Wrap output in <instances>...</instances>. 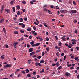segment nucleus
Listing matches in <instances>:
<instances>
[{
	"label": "nucleus",
	"mask_w": 79,
	"mask_h": 79,
	"mask_svg": "<svg viewBox=\"0 0 79 79\" xmlns=\"http://www.w3.org/2000/svg\"><path fill=\"white\" fill-rule=\"evenodd\" d=\"M12 66L11 64H7L6 65H4V68H11Z\"/></svg>",
	"instance_id": "f257e3e1"
},
{
	"label": "nucleus",
	"mask_w": 79,
	"mask_h": 79,
	"mask_svg": "<svg viewBox=\"0 0 79 79\" xmlns=\"http://www.w3.org/2000/svg\"><path fill=\"white\" fill-rule=\"evenodd\" d=\"M69 12L70 13L76 14L77 13V11L76 10H72L70 11Z\"/></svg>",
	"instance_id": "f03ea898"
},
{
	"label": "nucleus",
	"mask_w": 79,
	"mask_h": 79,
	"mask_svg": "<svg viewBox=\"0 0 79 79\" xmlns=\"http://www.w3.org/2000/svg\"><path fill=\"white\" fill-rule=\"evenodd\" d=\"M60 12L61 13H64V14H66V13H68V10H60Z\"/></svg>",
	"instance_id": "7ed1b4c3"
},
{
	"label": "nucleus",
	"mask_w": 79,
	"mask_h": 79,
	"mask_svg": "<svg viewBox=\"0 0 79 79\" xmlns=\"http://www.w3.org/2000/svg\"><path fill=\"white\" fill-rule=\"evenodd\" d=\"M40 45V43H37L36 44H32V47H36L38 46L39 45Z\"/></svg>",
	"instance_id": "20e7f679"
},
{
	"label": "nucleus",
	"mask_w": 79,
	"mask_h": 79,
	"mask_svg": "<svg viewBox=\"0 0 79 79\" xmlns=\"http://www.w3.org/2000/svg\"><path fill=\"white\" fill-rule=\"evenodd\" d=\"M4 5H2L1 6V9L0 10V13H2L3 12V11L4 10Z\"/></svg>",
	"instance_id": "39448f33"
},
{
	"label": "nucleus",
	"mask_w": 79,
	"mask_h": 79,
	"mask_svg": "<svg viewBox=\"0 0 79 79\" xmlns=\"http://www.w3.org/2000/svg\"><path fill=\"white\" fill-rule=\"evenodd\" d=\"M5 12H7L8 13H9L11 12L10 10L8 9H5Z\"/></svg>",
	"instance_id": "423d86ee"
},
{
	"label": "nucleus",
	"mask_w": 79,
	"mask_h": 79,
	"mask_svg": "<svg viewBox=\"0 0 79 79\" xmlns=\"http://www.w3.org/2000/svg\"><path fill=\"white\" fill-rule=\"evenodd\" d=\"M35 65L36 66H40V67L42 66V65H41V64L40 63H38L37 62L35 63Z\"/></svg>",
	"instance_id": "0eeeda50"
},
{
	"label": "nucleus",
	"mask_w": 79,
	"mask_h": 79,
	"mask_svg": "<svg viewBox=\"0 0 79 79\" xmlns=\"http://www.w3.org/2000/svg\"><path fill=\"white\" fill-rule=\"evenodd\" d=\"M65 75H66V76L67 77L69 76H71V74H70V73H68V72H66L65 74Z\"/></svg>",
	"instance_id": "6e6552de"
},
{
	"label": "nucleus",
	"mask_w": 79,
	"mask_h": 79,
	"mask_svg": "<svg viewBox=\"0 0 79 79\" xmlns=\"http://www.w3.org/2000/svg\"><path fill=\"white\" fill-rule=\"evenodd\" d=\"M33 48H31L29 49L28 51V52H29V53H31V52H33Z\"/></svg>",
	"instance_id": "1a4fd4ad"
},
{
	"label": "nucleus",
	"mask_w": 79,
	"mask_h": 79,
	"mask_svg": "<svg viewBox=\"0 0 79 79\" xmlns=\"http://www.w3.org/2000/svg\"><path fill=\"white\" fill-rule=\"evenodd\" d=\"M13 46H14V48L15 50H16V45H15V44H13Z\"/></svg>",
	"instance_id": "9d476101"
},
{
	"label": "nucleus",
	"mask_w": 79,
	"mask_h": 79,
	"mask_svg": "<svg viewBox=\"0 0 79 79\" xmlns=\"http://www.w3.org/2000/svg\"><path fill=\"white\" fill-rule=\"evenodd\" d=\"M72 42V44H73V45H75V44H76V42L75 41H73V40H71Z\"/></svg>",
	"instance_id": "9b49d317"
},
{
	"label": "nucleus",
	"mask_w": 79,
	"mask_h": 79,
	"mask_svg": "<svg viewBox=\"0 0 79 79\" xmlns=\"http://www.w3.org/2000/svg\"><path fill=\"white\" fill-rule=\"evenodd\" d=\"M17 8L18 10H19L20 9V6L19 5H18L17 6Z\"/></svg>",
	"instance_id": "f8f14e48"
},
{
	"label": "nucleus",
	"mask_w": 79,
	"mask_h": 79,
	"mask_svg": "<svg viewBox=\"0 0 79 79\" xmlns=\"http://www.w3.org/2000/svg\"><path fill=\"white\" fill-rule=\"evenodd\" d=\"M65 36H63V37H62V38L63 39V40L64 41H65V40H66V38H65Z\"/></svg>",
	"instance_id": "ddd939ff"
},
{
	"label": "nucleus",
	"mask_w": 79,
	"mask_h": 79,
	"mask_svg": "<svg viewBox=\"0 0 79 79\" xmlns=\"http://www.w3.org/2000/svg\"><path fill=\"white\" fill-rule=\"evenodd\" d=\"M35 54V52H32L30 54V56H32V55H34Z\"/></svg>",
	"instance_id": "4468645a"
},
{
	"label": "nucleus",
	"mask_w": 79,
	"mask_h": 79,
	"mask_svg": "<svg viewBox=\"0 0 79 79\" xmlns=\"http://www.w3.org/2000/svg\"><path fill=\"white\" fill-rule=\"evenodd\" d=\"M20 32L22 34H23V33L24 32V30H20Z\"/></svg>",
	"instance_id": "2eb2a0df"
},
{
	"label": "nucleus",
	"mask_w": 79,
	"mask_h": 79,
	"mask_svg": "<svg viewBox=\"0 0 79 79\" xmlns=\"http://www.w3.org/2000/svg\"><path fill=\"white\" fill-rule=\"evenodd\" d=\"M14 33L15 34H18L19 33L17 31H15L14 32Z\"/></svg>",
	"instance_id": "dca6fc26"
},
{
	"label": "nucleus",
	"mask_w": 79,
	"mask_h": 79,
	"mask_svg": "<svg viewBox=\"0 0 79 79\" xmlns=\"http://www.w3.org/2000/svg\"><path fill=\"white\" fill-rule=\"evenodd\" d=\"M61 69H62V66H60L58 68V69L59 70H60Z\"/></svg>",
	"instance_id": "f3484780"
},
{
	"label": "nucleus",
	"mask_w": 79,
	"mask_h": 79,
	"mask_svg": "<svg viewBox=\"0 0 79 79\" xmlns=\"http://www.w3.org/2000/svg\"><path fill=\"white\" fill-rule=\"evenodd\" d=\"M48 11L49 14H50V15H52V12H51L50 10H48Z\"/></svg>",
	"instance_id": "a211bd4d"
},
{
	"label": "nucleus",
	"mask_w": 79,
	"mask_h": 79,
	"mask_svg": "<svg viewBox=\"0 0 79 79\" xmlns=\"http://www.w3.org/2000/svg\"><path fill=\"white\" fill-rule=\"evenodd\" d=\"M12 9H13V12H15V11H16V9L15 8V7H13L12 8Z\"/></svg>",
	"instance_id": "6ab92c4d"
},
{
	"label": "nucleus",
	"mask_w": 79,
	"mask_h": 79,
	"mask_svg": "<svg viewBox=\"0 0 79 79\" xmlns=\"http://www.w3.org/2000/svg\"><path fill=\"white\" fill-rule=\"evenodd\" d=\"M22 11H23V12L24 13V12H26V10L24 9H22Z\"/></svg>",
	"instance_id": "aec40b11"
},
{
	"label": "nucleus",
	"mask_w": 79,
	"mask_h": 79,
	"mask_svg": "<svg viewBox=\"0 0 79 79\" xmlns=\"http://www.w3.org/2000/svg\"><path fill=\"white\" fill-rule=\"evenodd\" d=\"M49 50H50V48L49 47H48L46 48V50H47V52H48Z\"/></svg>",
	"instance_id": "412c9836"
},
{
	"label": "nucleus",
	"mask_w": 79,
	"mask_h": 79,
	"mask_svg": "<svg viewBox=\"0 0 79 79\" xmlns=\"http://www.w3.org/2000/svg\"><path fill=\"white\" fill-rule=\"evenodd\" d=\"M34 44V42L33 41L30 42V44H31V45H33Z\"/></svg>",
	"instance_id": "4be33fe9"
},
{
	"label": "nucleus",
	"mask_w": 79,
	"mask_h": 79,
	"mask_svg": "<svg viewBox=\"0 0 79 79\" xmlns=\"http://www.w3.org/2000/svg\"><path fill=\"white\" fill-rule=\"evenodd\" d=\"M25 71L27 73H29V70L28 69H27L25 70Z\"/></svg>",
	"instance_id": "5701e85b"
},
{
	"label": "nucleus",
	"mask_w": 79,
	"mask_h": 79,
	"mask_svg": "<svg viewBox=\"0 0 79 79\" xmlns=\"http://www.w3.org/2000/svg\"><path fill=\"white\" fill-rule=\"evenodd\" d=\"M19 20V22H23V18H21Z\"/></svg>",
	"instance_id": "b1692460"
},
{
	"label": "nucleus",
	"mask_w": 79,
	"mask_h": 79,
	"mask_svg": "<svg viewBox=\"0 0 79 79\" xmlns=\"http://www.w3.org/2000/svg\"><path fill=\"white\" fill-rule=\"evenodd\" d=\"M43 11H48V10H47V9L45 8H44V10Z\"/></svg>",
	"instance_id": "393cba45"
},
{
	"label": "nucleus",
	"mask_w": 79,
	"mask_h": 79,
	"mask_svg": "<svg viewBox=\"0 0 79 79\" xmlns=\"http://www.w3.org/2000/svg\"><path fill=\"white\" fill-rule=\"evenodd\" d=\"M61 45H62V43H61V42H60L59 43V46L60 47H61Z\"/></svg>",
	"instance_id": "a878e982"
},
{
	"label": "nucleus",
	"mask_w": 79,
	"mask_h": 79,
	"mask_svg": "<svg viewBox=\"0 0 79 79\" xmlns=\"http://www.w3.org/2000/svg\"><path fill=\"white\" fill-rule=\"evenodd\" d=\"M45 39L47 40V41H48L49 40V38L48 37H46Z\"/></svg>",
	"instance_id": "bb28decb"
},
{
	"label": "nucleus",
	"mask_w": 79,
	"mask_h": 79,
	"mask_svg": "<svg viewBox=\"0 0 79 79\" xmlns=\"http://www.w3.org/2000/svg\"><path fill=\"white\" fill-rule=\"evenodd\" d=\"M33 28L34 31H35V30H36V27H35V26H34Z\"/></svg>",
	"instance_id": "cd10ccee"
},
{
	"label": "nucleus",
	"mask_w": 79,
	"mask_h": 79,
	"mask_svg": "<svg viewBox=\"0 0 79 79\" xmlns=\"http://www.w3.org/2000/svg\"><path fill=\"white\" fill-rule=\"evenodd\" d=\"M74 32L75 34H77L78 31L77 30H76L74 31Z\"/></svg>",
	"instance_id": "c85d7f7f"
},
{
	"label": "nucleus",
	"mask_w": 79,
	"mask_h": 79,
	"mask_svg": "<svg viewBox=\"0 0 79 79\" xmlns=\"http://www.w3.org/2000/svg\"><path fill=\"white\" fill-rule=\"evenodd\" d=\"M21 73H23V74H24L26 73V72H25V71H24V70H22L21 71Z\"/></svg>",
	"instance_id": "c756f323"
},
{
	"label": "nucleus",
	"mask_w": 79,
	"mask_h": 79,
	"mask_svg": "<svg viewBox=\"0 0 79 79\" xmlns=\"http://www.w3.org/2000/svg\"><path fill=\"white\" fill-rule=\"evenodd\" d=\"M55 39L56 40H58V38L57 36H55Z\"/></svg>",
	"instance_id": "7c9ffc66"
},
{
	"label": "nucleus",
	"mask_w": 79,
	"mask_h": 79,
	"mask_svg": "<svg viewBox=\"0 0 79 79\" xmlns=\"http://www.w3.org/2000/svg\"><path fill=\"white\" fill-rule=\"evenodd\" d=\"M24 36L25 37H29V35H24Z\"/></svg>",
	"instance_id": "2f4dec72"
},
{
	"label": "nucleus",
	"mask_w": 79,
	"mask_h": 79,
	"mask_svg": "<svg viewBox=\"0 0 79 79\" xmlns=\"http://www.w3.org/2000/svg\"><path fill=\"white\" fill-rule=\"evenodd\" d=\"M19 26H23V23H20L19 24Z\"/></svg>",
	"instance_id": "473e14b6"
},
{
	"label": "nucleus",
	"mask_w": 79,
	"mask_h": 79,
	"mask_svg": "<svg viewBox=\"0 0 79 79\" xmlns=\"http://www.w3.org/2000/svg\"><path fill=\"white\" fill-rule=\"evenodd\" d=\"M26 2L24 1H22V3H23V4H26Z\"/></svg>",
	"instance_id": "72a5a7b5"
},
{
	"label": "nucleus",
	"mask_w": 79,
	"mask_h": 79,
	"mask_svg": "<svg viewBox=\"0 0 79 79\" xmlns=\"http://www.w3.org/2000/svg\"><path fill=\"white\" fill-rule=\"evenodd\" d=\"M56 66L57 67H58L60 66V64L58 63L57 62L56 63Z\"/></svg>",
	"instance_id": "f704fd0d"
},
{
	"label": "nucleus",
	"mask_w": 79,
	"mask_h": 79,
	"mask_svg": "<svg viewBox=\"0 0 79 79\" xmlns=\"http://www.w3.org/2000/svg\"><path fill=\"white\" fill-rule=\"evenodd\" d=\"M3 30L5 34H6V30H5V28H3Z\"/></svg>",
	"instance_id": "c9c22d12"
},
{
	"label": "nucleus",
	"mask_w": 79,
	"mask_h": 79,
	"mask_svg": "<svg viewBox=\"0 0 79 79\" xmlns=\"http://www.w3.org/2000/svg\"><path fill=\"white\" fill-rule=\"evenodd\" d=\"M17 14L18 15H20V12H19V11H18Z\"/></svg>",
	"instance_id": "e433bc0d"
},
{
	"label": "nucleus",
	"mask_w": 79,
	"mask_h": 79,
	"mask_svg": "<svg viewBox=\"0 0 79 79\" xmlns=\"http://www.w3.org/2000/svg\"><path fill=\"white\" fill-rule=\"evenodd\" d=\"M27 31H31V29L30 28H28L27 29Z\"/></svg>",
	"instance_id": "4c0bfd02"
},
{
	"label": "nucleus",
	"mask_w": 79,
	"mask_h": 79,
	"mask_svg": "<svg viewBox=\"0 0 79 79\" xmlns=\"http://www.w3.org/2000/svg\"><path fill=\"white\" fill-rule=\"evenodd\" d=\"M25 25L23 24V25L22 26V28H24V27H25Z\"/></svg>",
	"instance_id": "58836bf2"
},
{
	"label": "nucleus",
	"mask_w": 79,
	"mask_h": 79,
	"mask_svg": "<svg viewBox=\"0 0 79 79\" xmlns=\"http://www.w3.org/2000/svg\"><path fill=\"white\" fill-rule=\"evenodd\" d=\"M41 56H40L37 57V58H38V59H40L41 58Z\"/></svg>",
	"instance_id": "ea45409f"
},
{
	"label": "nucleus",
	"mask_w": 79,
	"mask_h": 79,
	"mask_svg": "<svg viewBox=\"0 0 79 79\" xmlns=\"http://www.w3.org/2000/svg\"><path fill=\"white\" fill-rule=\"evenodd\" d=\"M4 21V19H2L0 21V23H1Z\"/></svg>",
	"instance_id": "a19ab883"
},
{
	"label": "nucleus",
	"mask_w": 79,
	"mask_h": 79,
	"mask_svg": "<svg viewBox=\"0 0 79 79\" xmlns=\"http://www.w3.org/2000/svg\"><path fill=\"white\" fill-rule=\"evenodd\" d=\"M27 77H31V75H30V74H27Z\"/></svg>",
	"instance_id": "79ce46f5"
},
{
	"label": "nucleus",
	"mask_w": 79,
	"mask_h": 79,
	"mask_svg": "<svg viewBox=\"0 0 79 79\" xmlns=\"http://www.w3.org/2000/svg\"><path fill=\"white\" fill-rule=\"evenodd\" d=\"M33 75H35V74H36V71L34 72L33 73Z\"/></svg>",
	"instance_id": "37998d69"
},
{
	"label": "nucleus",
	"mask_w": 79,
	"mask_h": 79,
	"mask_svg": "<svg viewBox=\"0 0 79 79\" xmlns=\"http://www.w3.org/2000/svg\"><path fill=\"white\" fill-rule=\"evenodd\" d=\"M76 49H77V50H79V47H78V46L76 47Z\"/></svg>",
	"instance_id": "c03bdc74"
},
{
	"label": "nucleus",
	"mask_w": 79,
	"mask_h": 79,
	"mask_svg": "<svg viewBox=\"0 0 79 79\" xmlns=\"http://www.w3.org/2000/svg\"><path fill=\"white\" fill-rule=\"evenodd\" d=\"M73 4L75 5H76V2L73 1Z\"/></svg>",
	"instance_id": "a18cd8bd"
},
{
	"label": "nucleus",
	"mask_w": 79,
	"mask_h": 79,
	"mask_svg": "<svg viewBox=\"0 0 79 79\" xmlns=\"http://www.w3.org/2000/svg\"><path fill=\"white\" fill-rule=\"evenodd\" d=\"M6 46V48H8V45H7V44H6L5 45Z\"/></svg>",
	"instance_id": "49530a36"
},
{
	"label": "nucleus",
	"mask_w": 79,
	"mask_h": 79,
	"mask_svg": "<svg viewBox=\"0 0 79 79\" xmlns=\"http://www.w3.org/2000/svg\"><path fill=\"white\" fill-rule=\"evenodd\" d=\"M29 38L30 39H32V35H30L29 36Z\"/></svg>",
	"instance_id": "de8ad7c7"
},
{
	"label": "nucleus",
	"mask_w": 79,
	"mask_h": 79,
	"mask_svg": "<svg viewBox=\"0 0 79 79\" xmlns=\"http://www.w3.org/2000/svg\"><path fill=\"white\" fill-rule=\"evenodd\" d=\"M41 63H44V61L42 60L40 62Z\"/></svg>",
	"instance_id": "09e8293b"
},
{
	"label": "nucleus",
	"mask_w": 79,
	"mask_h": 79,
	"mask_svg": "<svg viewBox=\"0 0 79 79\" xmlns=\"http://www.w3.org/2000/svg\"><path fill=\"white\" fill-rule=\"evenodd\" d=\"M66 56H65L64 57V60H66Z\"/></svg>",
	"instance_id": "8fccbe9b"
},
{
	"label": "nucleus",
	"mask_w": 79,
	"mask_h": 79,
	"mask_svg": "<svg viewBox=\"0 0 79 79\" xmlns=\"http://www.w3.org/2000/svg\"><path fill=\"white\" fill-rule=\"evenodd\" d=\"M13 19L14 20V21H16V17H14L13 18Z\"/></svg>",
	"instance_id": "3c124183"
},
{
	"label": "nucleus",
	"mask_w": 79,
	"mask_h": 79,
	"mask_svg": "<svg viewBox=\"0 0 79 79\" xmlns=\"http://www.w3.org/2000/svg\"><path fill=\"white\" fill-rule=\"evenodd\" d=\"M30 3H31V4H34V2L32 1H30Z\"/></svg>",
	"instance_id": "603ef678"
},
{
	"label": "nucleus",
	"mask_w": 79,
	"mask_h": 79,
	"mask_svg": "<svg viewBox=\"0 0 79 79\" xmlns=\"http://www.w3.org/2000/svg\"><path fill=\"white\" fill-rule=\"evenodd\" d=\"M45 55V52H43L42 53V56H44Z\"/></svg>",
	"instance_id": "864d4df0"
},
{
	"label": "nucleus",
	"mask_w": 79,
	"mask_h": 79,
	"mask_svg": "<svg viewBox=\"0 0 79 79\" xmlns=\"http://www.w3.org/2000/svg\"><path fill=\"white\" fill-rule=\"evenodd\" d=\"M52 66H55L56 65V64H52Z\"/></svg>",
	"instance_id": "5fc2aeb1"
},
{
	"label": "nucleus",
	"mask_w": 79,
	"mask_h": 79,
	"mask_svg": "<svg viewBox=\"0 0 79 79\" xmlns=\"http://www.w3.org/2000/svg\"><path fill=\"white\" fill-rule=\"evenodd\" d=\"M75 73H76V74H78V73H77V70H75Z\"/></svg>",
	"instance_id": "6e6d98bb"
},
{
	"label": "nucleus",
	"mask_w": 79,
	"mask_h": 79,
	"mask_svg": "<svg viewBox=\"0 0 79 79\" xmlns=\"http://www.w3.org/2000/svg\"><path fill=\"white\" fill-rule=\"evenodd\" d=\"M60 16H61V17H63L64 16V15L63 14H61L59 15Z\"/></svg>",
	"instance_id": "4d7b16f0"
},
{
	"label": "nucleus",
	"mask_w": 79,
	"mask_h": 79,
	"mask_svg": "<svg viewBox=\"0 0 79 79\" xmlns=\"http://www.w3.org/2000/svg\"><path fill=\"white\" fill-rule=\"evenodd\" d=\"M70 69H74V68L73 67H70Z\"/></svg>",
	"instance_id": "13d9d810"
},
{
	"label": "nucleus",
	"mask_w": 79,
	"mask_h": 79,
	"mask_svg": "<svg viewBox=\"0 0 79 79\" xmlns=\"http://www.w3.org/2000/svg\"><path fill=\"white\" fill-rule=\"evenodd\" d=\"M21 75H22V74H19L17 77H19V76H21Z\"/></svg>",
	"instance_id": "bf43d9fd"
},
{
	"label": "nucleus",
	"mask_w": 79,
	"mask_h": 79,
	"mask_svg": "<svg viewBox=\"0 0 79 79\" xmlns=\"http://www.w3.org/2000/svg\"><path fill=\"white\" fill-rule=\"evenodd\" d=\"M74 59L75 60H77L78 59V57H75L74 58Z\"/></svg>",
	"instance_id": "052dcab7"
},
{
	"label": "nucleus",
	"mask_w": 79,
	"mask_h": 79,
	"mask_svg": "<svg viewBox=\"0 0 79 79\" xmlns=\"http://www.w3.org/2000/svg\"><path fill=\"white\" fill-rule=\"evenodd\" d=\"M14 44H15V45H18V42H16V43H15Z\"/></svg>",
	"instance_id": "680f3d73"
},
{
	"label": "nucleus",
	"mask_w": 79,
	"mask_h": 79,
	"mask_svg": "<svg viewBox=\"0 0 79 79\" xmlns=\"http://www.w3.org/2000/svg\"><path fill=\"white\" fill-rule=\"evenodd\" d=\"M27 47H28V48H29V47H30V45L29 44H27Z\"/></svg>",
	"instance_id": "e2e57ef3"
},
{
	"label": "nucleus",
	"mask_w": 79,
	"mask_h": 79,
	"mask_svg": "<svg viewBox=\"0 0 79 79\" xmlns=\"http://www.w3.org/2000/svg\"><path fill=\"white\" fill-rule=\"evenodd\" d=\"M57 59H58V58H56V59H55L54 60V61L56 62V61H57Z\"/></svg>",
	"instance_id": "0e129e2a"
},
{
	"label": "nucleus",
	"mask_w": 79,
	"mask_h": 79,
	"mask_svg": "<svg viewBox=\"0 0 79 79\" xmlns=\"http://www.w3.org/2000/svg\"><path fill=\"white\" fill-rule=\"evenodd\" d=\"M59 52H57L56 54V55H57V56H59Z\"/></svg>",
	"instance_id": "69168bd1"
},
{
	"label": "nucleus",
	"mask_w": 79,
	"mask_h": 79,
	"mask_svg": "<svg viewBox=\"0 0 79 79\" xmlns=\"http://www.w3.org/2000/svg\"><path fill=\"white\" fill-rule=\"evenodd\" d=\"M55 48H56V49H58V46H56L55 47Z\"/></svg>",
	"instance_id": "338daca9"
},
{
	"label": "nucleus",
	"mask_w": 79,
	"mask_h": 79,
	"mask_svg": "<svg viewBox=\"0 0 79 79\" xmlns=\"http://www.w3.org/2000/svg\"><path fill=\"white\" fill-rule=\"evenodd\" d=\"M76 69H77V70H79V66L77 67Z\"/></svg>",
	"instance_id": "774afa93"
}]
</instances>
